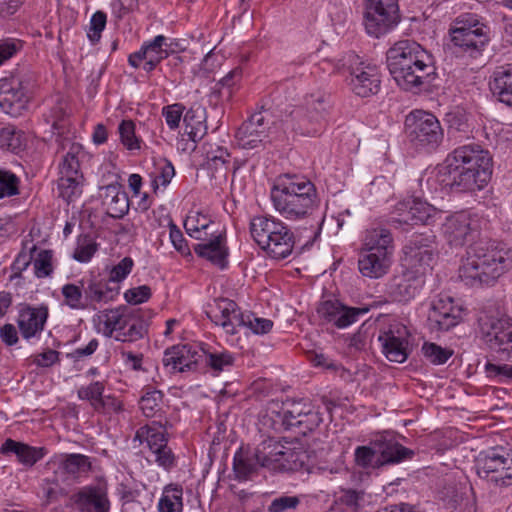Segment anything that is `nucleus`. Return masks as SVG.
Returning a JSON list of instances; mask_svg holds the SVG:
<instances>
[{
  "label": "nucleus",
  "instance_id": "nucleus-2",
  "mask_svg": "<svg viewBox=\"0 0 512 512\" xmlns=\"http://www.w3.org/2000/svg\"><path fill=\"white\" fill-rule=\"evenodd\" d=\"M270 199L278 214L286 220L298 221L312 216L320 206L313 182L292 174L278 176L270 190Z\"/></svg>",
  "mask_w": 512,
  "mask_h": 512
},
{
  "label": "nucleus",
  "instance_id": "nucleus-58",
  "mask_svg": "<svg viewBox=\"0 0 512 512\" xmlns=\"http://www.w3.org/2000/svg\"><path fill=\"white\" fill-rule=\"evenodd\" d=\"M202 363L210 366L215 371H222L225 367L233 364V356L228 352L208 353L205 351Z\"/></svg>",
  "mask_w": 512,
  "mask_h": 512
},
{
  "label": "nucleus",
  "instance_id": "nucleus-23",
  "mask_svg": "<svg viewBox=\"0 0 512 512\" xmlns=\"http://www.w3.org/2000/svg\"><path fill=\"white\" fill-rule=\"evenodd\" d=\"M201 242L194 245V252L215 265L224 268L228 256L225 233L222 230L211 231L207 239H199Z\"/></svg>",
  "mask_w": 512,
  "mask_h": 512
},
{
  "label": "nucleus",
  "instance_id": "nucleus-19",
  "mask_svg": "<svg viewBox=\"0 0 512 512\" xmlns=\"http://www.w3.org/2000/svg\"><path fill=\"white\" fill-rule=\"evenodd\" d=\"M408 328L397 321L392 322L378 337L382 351L391 362L403 363L408 357Z\"/></svg>",
  "mask_w": 512,
  "mask_h": 512
},
{
  "label": "nucleus",
  "instance_id": "nucleus-39",
  "mask_svg": "<svg viewBox=\"0 0 512 512\" xmlns=\"http://www.w3.org/2000/svg\"><path fill=\"white\" fill-rule=\"evenodd\" d=\"M258 466H260V463L257 457H255V452L249 454L240 449L234 455L233 470L236 478L239 480L248 479L250 475L256 471Z\"/></svg>",
  "mask_w": 512,
  "mask_h": 512
},
{
  "label": "nucleus",
  "instance_id": "nucleus-13",
  "mask_svg": "<svg viewBox=\"0 0 512 512\" xmlns=\"http://www.w3.org/2000/svg\"><path fill=\"white\" fill-rule=\"evenodd\" d=\"M80 150V145L73 144L59 164V195L67 201L81 193L83 174L78 158Z\"/></svg>",
  "mask_w": 512,
  "mask_h": 512
},
{
  "label": "nucleus",
  "instance_id": "nucleus-63",
  "mask_svg": "<svg viewBox=\"0 0 512 512\" xmlns=\"http://www.w3.org/2000/svg\"><path fill=\"white\" fill-rule=\"evenodd\" d=\"M485 371L489 378L496 379L498 382H505L512 380V365L511 364H493L487 363Z\"/></svg>",
  "mask_w": 512,
  "mask_h": 512
},
{
  "label": "nucleus",
  "instance_id": "nucleus-51",
  "mask_svg": "<svg viewBox=\"0 0 512 512\" xmlns=\"http://www.w3.org/2000/svg\"><path fill=\"white\" fill-rule=\"evenodd\" d=\"M119 334L115 335V339L121 342H135L144 337L147 332L146 325L140 320H133L129 314V324Z\"/></svg>",
  "mask_w": 512,
  "mask_h": 512
},
{
  "label": "nucleus",
  "instance_id": "nucleus-42",
  "mask_svg": "<svg viewBox=\"0 0 512 512\" xmlns=\"http://www.w3.org/2000/svg\"><path fill=\"white\" fill-rule=\"evenodd\" d=\"M61 293L64 297V303L73 310H84L89 308L85 300L84 290L82 284H65L61 288Z\"/></svg>",
  "mask_w": 512,
  "mask_h": 512
},
{
  "label": "nucleus",
  "instance_id": "nucleus-14",
  "mask_svg": "<svg viewBox=\"0 0 512 512\" xmlns=\"http://www.w3.org/2000/svg\"><path fill=\"white\" fill-rule=\"evenodd\" d=\"M396 221L400 224L431 225L441 218L442 211L420 198H408L396 205Z\"/></svg>",
  "mask_w": 512,
  "mask_h": 512
},
{
  "label": "nucleus",
  "instance_id": "nucleus-5",
  "mask_svg": "<svg viewBox=\"0 0 512 512\" xmlns=\"http://www.w3.org/2000/svg\"><path fill=\"white\" fill-rule=\"evenodd\" d=\"M250 234L258 246L274 259H285L293 251L294 235L280 219L269 215L250 220Z\"/></svg>",
  "mask_w": 512,
  "mask_h": 512
},
{
  "label": "nucleus",
  "instance_id": "nucleus-53",
  "mask_svg": "<svg viewBox=\"0 0 512 512\" xmlns=\"http://www.w3.org/2000/svg\"><path fill=\"white\" fill-rule=\"evenodd\" d=\"M19 185L20 179L15 173L0 169V199L18 195Z\"/></svg>",
  "mask_w": 512,
  "mask_h": 512
},
{
  "label": "nucleus",
  "instance_id": "nucleus-47",
  "mask_svg": "<svg viewBox=\"0 0 512 512\" xmlns=\"http://www.w3.org/2000/svg\"><path fill=\"white\" fill-rule=\"evenodd\" d=\"M498 336L497 340L488 338L485 343L495 352L512 357V323L510 322L501 332H498Z\"/></svg>",
  "mask_w": 512,
  "mask_h": 512
},
{
  "label": "nucleus",
  "instance_id": "nucleus-32",
  "mask_svg": "<svg viewBox=\"0 0 512 512\" xmlns=\"http://www.w3.org/2000/svg\"><path fill=\"white\" fill-rule=\"evenodd\" d=\"M102 203L106 213L112 218H121L129 211L127 194L117 185H108L104 188Z\"/></svg>",
  "mask_w": 512,
  "mask_h": 512
},
{
  "label": "nucleus",
  "instance_id": "nucleus-17",
  "mask_svg": "<svg viewBox=\"0 0 512 512\" xmlns=\"http://www.w3.org/2000/svg\"><path fill=\"white\" fill-rule=\"evenodd\" d=\"M205 357V350L196 345L184 344L175 345L165 350L162 363L170 371L185 372L195 371Z\"/></svg>",
  "mask_w": 512,
  "mask_h": 512
},
{
  "label": "nucleus",
  "instance_id": "nucleus-29",
  "mask_svg": "<svg viewBox=\"0 0 512 512\" xmlns=\"http://www.w3.org/2000/svg\"><path fill=\"white\" fill-rule=\"evenodd\" d=\"M0 452L6 455L15 454L18 461L26 467L34 466L46 454V450L43 447H33L10 438L6 439L2 444Z\"/></svg>",
  "mask_w": 512,
  "mask_h": 512
},
{
  "label": "nucleus",
  "instance_id": "nucleus-4",
  "mask_svg": "<svg viewBox=\"0 0 512 512\" xmlns=\"http://www.w3.org/2000/svg\"><path fill=\"white\" fill-rule=\"evenodd\" d=\"M512 267L509 252L494 245L470 246L459 267V278L470 287L492 285Z\"/></svg>",
  "mask_w": 512,
  "mask_h": 512
},
{
  "label": "nucleus",
  "instance_id": "nucleus-16",
  "mask_svg": "<svg viewBox=\"0 0 512 512\" xmlns=\"http://www.w3.org/2000/svg\"><path fill=\"white\" fill-rule=\"evenodd\" d=\"M368 312V307H350L338 300H326L317 307V314L320 319L338 329H344L352 325Z\"/></svg>",
  "mask_w": 512,
  "mask_h": 512
},
{
  "label": "nucleus",
  "instance_id": "nucleus-43",
  "mask_svg": "<svg viewBox=\"0 0 512 512\" xmlns=\"http://www.w3.org/2000/svg\"><path fill=\"white\" fill-rule=\"evenodd\" d=\"M323 421L322 414L319 409L316 408L310 401L307 402L305 406V411L301 413L297 424L299 429V433L306 434L307 432L313 431L317 428Z\"/></svg>",
  "mask_w": 512,
  "mask_h": 512
},
{
  "label": "nucleus",
  "instance_id": "nucleus-24",
  "mask_svg": "<svg viewBox=\"0 0 512 512\" xmlns=\"http://www.w3.org/2000/svg\"><path fill=\"white\" fill-rule=\"evenodd\" d=\"M129 314L130 312L125 306L104 309L93 317V322L99 333L106 337H112L114 333L115 335L119 334L129 324Z\"/></svg>",
  "mask_w": 512,
  "mask_h": 512
},
{
  "label": "nucleus",
  "instance_id": "nucleus-64",
  "mask_svg": "<svg viewBox=\"0 0 512 512\" xmlns=\"http://www.w3.org/2000/svg\"><path fill=\"white\" fill-rule=\"evenodd\" d=\"M300 500L296 496H281L275 498L268 507V512H290L297 508Z\"/></svg>",
  "mask_w": 512,
  "mask_h": 512
},
{
  "label": "nucleus",
  "instance_id": "nucleus-36",
  "mask_svg": "<svg viewBox=\"0 0 512 512\" xmlns=\"http://www.w3.org/2000/svg\"><path fill=\"white\" fill-rule=\"evenodd\" d=\"M260 421L268 429L275 431L281 428L286 430V420L284 419V402L271 400L267 403L265 409L261 412Z\"/></svg>",
  "mask_w": 512,
  "mask_h": 512
},
{
  "label": "nucleus",
  "instance_id": "nucleus-50",
  "mask_svg": "<svg viewBox=\"0 0 512 512\" xmlns=\"http://www.w3.org/2000/svg\"><path fill=\"white\" fill-rule=\"evenodd\" d=\"M104 390V382L94 381L87 386L80 387L77 391V395L79 399L89 401L90 405L95 410L98 403L102 400Z\"/></svg>",
  "mask_w": 512,
  "mask_h": 512
},
{
  "label": "nucleus",
  "instance_id": "nucleus-15",
  "mask_svg": "<svg viewBox=\"0 0 512 512\" xmlns=\"http://www.w3.org/2000/svg\"><path fill=\"white\" fill-rule=\"evenodd\" d=\"M462 315V308L448 295H439L432 303L428 313V326L431 331H447L456 326Z\"/></svg>",
  "mask_w": 512,
  "mask_h": 512
},
{
  "label": "nucleus",
  "instance_id": "nucleus-1",
  "mask_svg": "<svg viewBox=\"0 0 512 512\" xmlns=\"http://www.w3.org/2000/svg\"><path fill=\"white\" fill-rule=\"evenodd\" d=\"M492 171V156L478 145L454 149L439 169L440 173L448 174L447 185L457 192L482 189L490 181Z\"/></svg>",
  "mask_w": 512,
  "mask_h": 512
},
{
  "label": "nucleus",
  "instance_id": "nucleus-41",
  "mask_svg": "<svg viewBox=\"0 0 512 512\" xmlns=\"http://www.w3.org/2000/svg\"><path fill=\"white\" fill-rule=\"evenodd\" d=\"M182 494L183 490L180 486H166L158 503L159 512H181L183 509Z\"/></svg>",
  "mask_w": 512,
  "mask_h": 512
},
{
  "label": "nucleus",
  "instance_id": "nucleus-21",
  "mask_svg": "<svg viewBox=\"0 0 512 512\" xmlns=\"http://www.w3.org/2000/svg\"><path fill=\"white\" fill-rule=\"evenodd\" d=\"M423 283L416 271L406 270L390 280L387 293L394 301L408 302L416 296Z\"/></svg>",
  "mask_w": 512,
  "mask_h": 512
},
{
  "label": "nucleus",
  "instance_id": "nucleus-34",
  "mask_svg": "<svg viewBox=\"0 0 512 512\" xmlns=\"http://www.w3.org/2000/svg\"><path fill=\"white\" fill-rule=\"evenodd\" d=\"M408 139L418 151L432 152L442 143L443 130H410Z\"/></svg>",
  "mask_w": 512,
  "mask_h": 512
},
{
  "label": "nucleus",
  "instance_id": "nucleus-31",
  "mask_svg": "<svg viewBox=\"0 0 512 512\" xmlns=\"http://www.w3.org/2000/svg\"><path fill=\"white\" fill-rule=\"evenodd\" d=\"M79 283L82 284L85 300L89 308L96 309L95 304L108 303L118 294L117 288L109 287L107 282L103 280L92 278L85 281L82 279Z\"/></svg>",
  "mask_w": 512,
  "mask_h": 512
},
{
  "label": "nucleus",
  "instance_id": "nucleus-44",
  "mask_svg": "<svg viewBox=\"0 0 512 512\" xmlns=\"http://www.w3.org/2000/svg\"><path fill=\"white\" fill-rule=\"evenodd\" d=\"M405 128H431L439 127L437 117L425 110L415 109L405 117Z\"/></svg>",
  "mask_w": 512,
  "mask_h": 512
},
{
  "label": "nucleus",
  "instance_id": "nucleus-37",
  "mask_svg": "<svg viewBox=\"0 0 512 512\" xmlns=\"http://www.w3.org/2000/svg\"><path fill=\"white\" fill-rule=\"evenodd\" d=\"M260 421L268 429L275 431L281 428L286 430V420L284 419V402L271 400L267 403L265 409L261 412Z\"/></svg>",
  "mask_w": 512,
  "mask_h": 512
},
{
  "label": "nucleus",
  "instance_id": "nucleus-18",
  "mask_svg": "<svg viewBox=\"0 0 512 512\" xmlns=\"http://www.w3.org/2000/svg\"><path fill=\"white\" fill-rule=\"evenodd\" d=\"M163 35H157L153 40L144 42L139 51L129 55L128 62L134 68H139L144 61L143 69L153 71L157 65L166 59L172 50V43Z\"/></svg>",
  "mask_w": 512,
  "mask_h": 512
},
{
  "label": "nucleus",
  "instance_id": "nucleus-49",
  "mask_svg": "<svg viewBox=\"0 0 512 512\" xmlns=\"http://www.w3.org/2000/svg\"><path fill=\"white\" fill-rule=\"evenodd\" d=\"M235 142L242 149H255L262 145L263 130H236Z\"/></svg>",
  "mask_w": 512,
  "mask_h": 512
},
{
  "label": "nucleus",
  "instance_id": "nucleus-48",
  "mask_svg": "<svg viewBox=\"0 0 512 512\" xmlns=\"http://www.w3.org/2000/svg\"><path fill=\"white\" fill-rule=\"evenodd\" d=\"M237 304L233 300L221 298L216 300L214 310H211L208 315L210 319L224 329V322H227L231 314L234 313Z\"/></svg>",
  "mask_w": 512,
  "mask_h": 512
},
{
  "label": "nucleus",
  "instance_id": "nucleus-6",
  "mask_svg": "<svg viewBox=\"0 0 512 512\" xmlns=\"http://www.w3.org/2000/svg\"><path fill=\"white\" fill-rule=\"evenodd\" d=\"M454 47L472 58L482 55L490 41L489 28L476 15L458 16L449 29Z\"/></svg>",
  "mask_w": 512,
  "mask_h": 512
},
{
  "label": "nucleus",
  "instance_id": "nucleus-45",
  "mask_svg": "<svg viewBox=\"0 0 512 512\" xmlns=\"http://www.w3.org/2000/svg\"><path fill=\"white\" fill-rule=\"evenodd\" d=\"M355 462L358 466L365 469H378L382 467L374 447V440L368 446H359L355 449Z\"/></svg>",
  "mask_w": 512,
  "mask_h": 512
},
{
  "label": "nucleus",
  "instance_id": "nucleus-22",
  "mask_svg": "<svg viewBox=\"0 0 512 512\" xmlns=\"http://www.w3.org/2000/svg\"><path fill=\"white\" fill-rule=\"evenodd\" d=\"M403 252L410 265H430L436 253L435 236L414 235L404 246Z\"/></svg>",
  "mask_w": 512,
  "mask_h": 512
},
{
  "label": "nucleus",
  "instance_id": "nucleus-12",
  "mask_svg": "<svg viewBox=\"0 0 512 512\" xmlns=\"http://www.w3.org/2000/svg\"><path fill=\"white\" fill-rule=\"evenodd\" d=\"M484 222L478 214L456 213L446 219L443 225L444 236L451 246L462 247L479 236Z\"/></svg>",
  "mask_w": 512,
  "mask_h": 512
},
{
  "label": "nucleus",
  "instance_id": "nucleus-7",
  "mask_svg": "<svg viewBox=\"0 0 512 512\" xmlns=\"http://www.w3.org/2000/svg\"><path fill=\"white\" fill-rule=\"evenodd\" d=\"M477 474L497 487L512 486V449L497 446L482 452L477 459Z\"/></svg>",
  "mask_w": 512,
  "mask_h": 512
},
{
  "label": "nucleus",
  "instance_id": "nucleus-20",
  "mask_svg": "<svg viewBox=\"0 0 512 512\" xmlns=\"http://www.w3.org/2000/svg\"><path fill=\"white\" fill-rule=\"evenodd\" d=\"M75 503L81 512H109L107 484L99 482L81 488L75 495Z\"/></svg>",
  "mask_w": 512,
  "mask_h": 512
},
{
  "label": "nucleus",
  "instance_id": "nucleus-30",
  "mask_svg": "<svg viewBox=\"0 0 512 512\" xmlns=\"http://www.w3.org/2000/svg\"><path fill=\"white\" fill-rule=\"evenodd\" d=\"M490 88L500 102L512 106V63L495 68L491 75Z\"/></svg>",
  "mask_w": 512,
  "mask_h": 512
},
{
  "label": "nucleus",
  "instance_id": "nucleus-26",
  "mask_svg": "<svg viewBox=\"0 0 512 512\" xmlns=\"http://www.w3.org/2000/svg\"><path fill=\"white\" fill-rule=\"evenodd\" d=\"M374 447L378 453L381 466L398 464L411 459L414 452L401 445L392 437L381 435L374 439Z\"/></svg>",
  "mask_w": 512,
  "mask_h": 512
},
{
  "label": "nucleus",
  "instance_id": "nucleus-25",
  "mask_svg": "<svg viewBox=\"0 0 512 512\" xmlns=\"http://www.w3.org/2000/svg\"><path fill=\"white\" fill-rule=\"evenodd\" d=\"M48 318V308L46 306L32 307L25 306L19 312L18 327L21 335L25 339L37 336L44 329Z\"/></svg>",
  "mask_w": 512,
  "mask_h": 512
},
{
  "label": "nucleus",
  "instance_id": "nucleus-9",
  "mask_svg": "<svg viewBox=\"0 0 512 512\" xmlns=\"http://www.w3.org/2000/svg\"><path fill=\"white\" fill-rule=\"evenodd\" d=\"M32 98V83L27 74H12L0 80V108L13 117L27 110Z\"/></svg>",
  "mask_w": 512,
  "mask_h": 512
},
{
  "label": "nucleus",
  "instance_id": "nucleus-40",
  "mask_svg": "<svg viewBox=\"0 0 512 512\" xmlns=\"http://www.w3.org/2000/svg\"><path fill=\"white\" fill-rule=\"evenodd\" d=\"M479 328L482 338L486 342L488 338L497 340L498 332H501L506 325L510 323L508 318L496 317L482 312L478 318Z\"/></svg>",
  "mask_w": 512,
  "mask_h": 512
},
{
  "label": "nucleus",
  "instance_id": "nucleus-62",
  "mask_svg": "<svg viewBox=\"0 0 512 512\" xmlns=\"http://www.w3.org/2000/svg\"><path fill=\"white\" fill-rule=\"evenodd\" d=\"M485 371L489 378L496 379L498 382H505L512 380V365L511 364H493L487 363Z\"/></svg>",
  "mask_w": 512,
  "mask_h": 512
},
{
  "label": "nucleus",
  "instance_id": "nucleus-11",
  "mask_svg": "<svg viewBox=\"0 0 512 512\" xmlns=\"http://www.w3.org/2000/svg\"><path fill=\"white\" fill-rule=\"evenodd\" d=\"M255 457L261 467L274 471L296 470L303 465L299 453L273 438L263 440L256 447Z\"/></svg>",
  "mask_w": 512,
  "mask_h": 512
},
{
  "label": "nucleus",
  "instance_id": "nucleus-60",
  "mask_svg": "<svg viewBox=\"0 0 512 512\" xmlns=\"http://www.w3.org/2000/svg\"><path fill=\"white\" fill-rule=\"evenodd\" d=\"M107 22V16L103 11H96L90 20V29L88 38L91 42L96 43L101 38V32L104 30Z\"/></svg>",
  "mask_w": 512,
  "mask_h": 512
},
{
  "label": "nucleus",
  "instance_id": "nucleus-3",
  "mask_svg": "<svg viewBox=\"0 0 512 512\" xmlns=\"http://www.w3.org/2000/svg\"><path fill=\"white\" fill-rule=\"evenodd\" d=\"M387 67L397 85L407 91L428 82L435 73L431 54L409 39L396 42L387 51Z\"/></svg>",
  "mask_w": 512,
  "mask_h": 512
},
{
  "label": "nucleus",
  "instance_id": "nucleus-46",
  "mask_svg": "<svg viewBox=\"0 0 512 512\" xmlns=\"http://www.w3.org/2000/svg\"><path fill=\"white\" fill-rule=\"evenodd\" d=\"M163 393L156 389H147L140 398L139 405L144 416L154 417L161 409Z\"/></svg>",
  "mask_w": 512,
  "mask_h": 512
},
{
  "label": "nucleus",
  "instance_id": "nucleus-33",
  "mask_svg": "<svg viewBox=\"0 0 512 512\" xmlns=\"http://www.w3.org/2000/svg\"><path fill=\"white\" fill-rule=\"evenodd\" d=\"M184 228L188 235L195 239H207L211 231H218V225L207 214L192 210L184 221Z\"/></svg>",
  "mask_w": 512,
  "mask_h": 512
},
{
  "label": "nucleus",
  "instance_id": "nucleus-55",
  "mask_svg": "<svg viewBox=\"0 0 512 512\" xmlns=\"http://www.w3.org/2000/svg\"><path fill=\"white\" fill-rule=\"evenodd\" d=\"M423 355L433 364L441 365L448 361L453 351L443 348L435 343H424L422 346Z\"/></svg>",
  "mask_w": 512,
  "mask_h": 512
},
{
  "label": "nucleus",
  "instance_id": "nucleus-8",
  "mask_svg": "<svg viewBox=\"0 0 512 512\" xmlns=\"http://www.w3.org/2000/svg\"><path fill=\"white\" fill-rule=\"evenodd\" d=\"M345 66L347 85L355 95L370 97L380 91L381 72L376 64L351 54L348 56Z\"/></svg>",
  "mask_w": 512,
  "mask_h": 512
},
{
  "label": "nucleus",
  "instance_id": "nucleus-28",
  "mask_svg": "<svg viewBox=\"0 0 512 512\" xmlns=\"http://www.w3.org/2000/svg\"><path fill=\"white\" fill-rule=\"evenodd\" d=\"M361 249L393 256L395 244L391 231L382 225L366 229Z\"/></svg>",
  "mask_w": 512,
  "mask_h": 512
},
{
  "label": "nucleus",
  "instance_id": "nucleus-38",
  "mask_svg": "<svg viewBox=\"0 0 512 512\" xmlns=\"http://www.w3.org/2000/svg\"><path fill=\"white\" fill-rule=\"evenodd\" d=\"M59 468L71 476H79L91 470L90 458L83 454H67L61 457Z\"/></svg>",
  "mask_w": 512,
  "mask_h": 512
},
{
  "label": "nucleus",
  "instance_id": "nucleus-10",
  "mask_svg": "<svg viewBox=\"0 0 512 512\" xmlns=\"http://www.w3.org/2000/svg\"><path fill=\"white\" fill-rule=\"evenodd\" d=\"M399 19L397 0H367L364 26L369 35L379 38L393 29Z\"/></svg>",
  "mask_w": 512,
  "mask_h": 512
},
{
  "label": "nucleus",
  "instance_id": "nucleus-27",
  "mask_svg": "<svg viewBox=\"0 0 512 512\" xmlns=\"http://www.w3.org/2000/svg\"><path fill=\"white\" fill-rule=\"evenodd\" d=\"M392 255L360 250L358 259L359 272L371 279H378L388 273L392 264Z\"/></svg>",
  "mask_w": 512,
  "mask_h": 512
},
{
  "label": "nucleus",
  "instance_id": "nucleus-57",
  "mask_svg": "<svg viewBox=\"0 0 512 512\" xmlns=\"http://www.w3.org/2000/svg\"><path fill=\"white\" fill-rule=\"evenodd\" d=\"M52 258L53 254L51 250H42L38 253L33 262L35 275L38 278L48 277L52 274Z\"/></svg>",
  "mask_w": 512,
  "mask_h": 512
},
{
  "label": "nucleus",
  "instance_id": "nucleus-35",
  "mask_svg": "<svg viewBox=\"0 0 512 512\" xmlns=\"http://www.w3.org/2000/svg\"><path fill=\"white\" fill-rule=\"evenodd\" d=\"M166 430V426L158 422H153L150 425L140 427L136 431L134 441L138 440L140 443L146 442L149 449L156 448L162 444L168 443Z\"/></svg>",
  "mask_w": 512,
  "mask_h": 512
},
{
  "label": "nucleus",
  "instance_id": "nucleus-59",
  "mask_svg": "<svg viewBox=\"0 0 512 512\" xmlns=\"http://www.w3.org/2000/svg\"><path fill=\"white\" fill-rule=\"evenodd\" d=\"M206 120V111L201 105H193L183 116L186 128H199Z\"/></svg>",
  "mask_w": 512,
  "mask_h": 512
},
{
  "label": "nucleus",
  "instance_id": "nucleus-54",
  "mask_svg": "<svg viewBox=\"0 0 512 512\" xmlns=\"http://www.w3.org/2000/svg\"><path fill=\"white\" fill-rule=\"evenodd\" d=\"M97 251V244L88 235H80L77 238V245L73 253V258L81 263L90 261Z\"/></svg>",
  "mask_w": 512,
  "mask_h": 512
},
{
  "label": "nucleus",
  "instance_id": "nucleus-52",
  "mask_svg": "<svg viewBox=\"0 0 512 512\" xmlns=\"http://www.w3.org/2000/svg\"><path fill=\"white\" fill-rule=\"evenodd\" d=\"M307 402L308 400L304 399H287L284 402V419L286 420V430L297 427V424L295 422H298L301 413L305 411V406Z\"/></svg>",
  "mask_w": 512,
  "mask_h": 512
},
{
  "label": "nucleus",
  "instance_id": "nucleus-56",
  "mask_svg": "<svg viewBox=\"0 0 512 512\" xmlns=\"http://www.w3.org/2000/svg\"><path fill=\"white\" fill-rule=\"evenodd\" d=\"M150 454L154 458V462L164 468L165 470H170L175 466V455L172 452L171 448L167 444H162L156 448L149 449Z\"/></svg>",
  "mask_w": 512,
  "mask_h": 512
},
{
  "label": "nucleus",
  "instance_id": "nucleus-61",
  "mask_svg": "<svg viewBox=\"0 0 512 512\" xmlns=\"http://www.w3.org/2000/svg\"><path fill=\"white\" fill-rule=\"evenodd\" d=\"M485 371L489 378L496 379L498 382H505L512 380V365L511 364H493L487 363Z\"/></svg>",
  "mask_w": 512,
  "mask_h": 512
}]
</instances>
